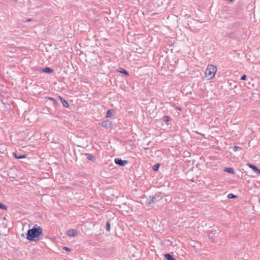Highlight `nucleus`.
Returning a JSON list of instances; mask_svg holds the SVG:
<instances>
[{
	"label": "nucleus",
	"instance_id": "1",
	"mask_svg": "<svg viewBox=\"0 0 260 260\" xmlns=\"http://www.w3.org/2000/svg\"><path fill=\"white\" fill-rule=\"evenodd\" d=\"M43 233V229L36 225L32 229L27 231V239L29 241H36L39 240L38 237Z\"/></svg>",
	"mask_w": 260,
	"mask_h": 260
},
{
	"label": "nucleus",
	"instance_id": "2",
	"mask_svg": "<svg viewBox=\"0 0 260 260\" xmlns=\"http://www.w3.org/2000/svg\"><path fill=\"white\" fill-rule=\"evenodd\" d=\"M216 72L217 68L216 66L213 65H208L205 73L206 77L211 79L214 77Z\"/></svg>",
	"mask_w": 260,
	"mask_h": 260
},
{
	"label": "nucleus",
	"instance_id": "3",
	"mask_svg": "<svg viewBox=\"0 0 260 260\" xmlns=\"http://www.w3.org/2000/svg\"><path fill=\"white\" fill-rule=\"evenodd\" d=\"M114 161L116 164L120 166H124L127 164V160H122L120 158H116Z\"/></svg>",
	"mask_w": 260,
	"mask_h": 260
},
{
	"label": "nucleus",
	"instance_id": "4",
	"mask_svg": "<svg viewBox=\"0 0 260 260\" xmlns=\"http://www.w3.org/2000/svg\"><path fill=\"white\" fill-rule=\"evenodd\" d=\"M102 126L106 128H110L112 126V122L109 120H106L102 122Z\"/></svg>",
	"mask_w": 260,
	"mask_h": 260
},
{
	"label": "nucleus",
	"instance_id": "5",
	"mask_svg": "<svg viewBox=\"0 0 260 260\" xmlns=\"http://www.w3.org/2000/svg\"><path fill=\"white\" fill-rule=\"evenodd\" d=\"M67 234L69 236L74 237L77 235V232L75 230L72 229L68 231Z\"/></svg>",
	"mask_w": 260,
	"mask_h": 260
},
{
	"label": "nucleus",
	"instance_id": "6",
	"mask_svg": "<svg viewBox=\"0 0 260 260\" xmlns=\"http://www.w3.org/2000/svg\"><path fill=\"white\" fill-rule=\"evenodd\" d=\"M59 100H60L62 105L66 107V108H68L69 107V105L68 103V102L65 100L64 99L62 96H59Z\"/></svg>",
	"mask_w": 260,
	"mask_h": 260
},
{
	"label": "nucleus",
	"instance_id": "7",
	"mask_svg": "<svg viewBox=\"0 0 260 260\" xmlns=\"http://www.w3.org/2000/svg\"><path fill=\"white\" fill-rule=\"evenodd\" d=\"M248 166L252 169L254 171L256 172L258 174H260V170L257 168L255 165L248 164Z\"/></svg>",
	"mask_w": 260,
	"mask_h": 260
},
{
	"label": "nucleus",
	"instance_id": "8",
	"mask_svg": "<svg viewBox=\"0 0 260 260\" xmlns=\"http://www.w3.org/2000/svg\"><path fill=\"white\" fill-rule=\"evenodd\" d=\"M165 257L167 260H176L171 254L167 253L165 255Z\"/></svg>",
	"mask_w": 260,
	"mask_h": 260
},
{
	"label": "nucleus",
	"instance_id": "9",
	"mask_svg": "<svg viewBox=\"0 0 260 260\" xmlns=\"http://www.w3.org/2000/svg\"><path fill=\"white\" fill-rule=\"evenodd\" d=\"M13 155L17 159H21V158H24L26 157V155H18L16 153H13Z\"/></svg>",
	"mask_w": 260,
	"mask_h": 260
},
{
	"label": "nucleus",
	"instance_id": "10",
	"mask_svg": "<svg viewBox=\"0 0 260 260\" xmlns=\"http://www.w3.org/2000/svg\"><path fill=\"white\" fill-rule=\"evenodd\" d=\"M154 199H155L154 197H152L151 199H150L149 200H148L147 202V203H146L147 205L149 206L152 204H154L155 202Z\"/></svg>",
	"mask_w": 260,
	"mask_h": 260
},
{
	"label": "nucleus",
	"instance_id": "11",
	"mask_svg": "<svg viewBox=\"0 0 260 260\" xmlns=\"http://www.w3.org/2000/svg\"><path fill=\"white\" fill-rule=\"evenodd\" d=\"M224 171L225 172H226L231 173V174L234 173V171L233 169L232 168H225L224 169Z\"/></svg>",
	"mask_w": 260,
	"mask_h": 260
},
{
	"label": "nucleus",
	"instance_id": "12",
	"mask_svg": "<svg viewBox=\"0 0 260 260\" xmlns=\"http://www.w3.org/2000/svg\"><path fill=\"white\" fill-rule=\"evenodd\" d=\"M114 112V110L113 109L108 110L106 113V116L107 117L111 116L112 115H113Z\"/></svg>",
	"mask_w": 260,
	"mask_h": 260
},
{
	"label": "nucleus",
	"instance_id": "13",
	"mask_svg": "<svg viewBox=\"0 0 260 260\" xmlns=\"http://www.w3.org/2000/svg\"><path fill=\"white\" fill-rule=\"evenodd\" d=\"M43 71L44 72L47 73H51L53 71L52 69L48 67H46L45 69H43Z\"/></svg>",
	"mask_w": 260,
	"mask_h": 260
},
{
	"label": "nucleus",
	"instance_id": "14",
	"mask_svg": "<svg viewBox=\"0 0 260 260\" xmlns=\"http://www.w3.org/2000/svg\"><path fill=\"white\" fill-rule=\"evenodd\" d=\"M87 158L89 160H90L92 161H94L95 160V158L91 154H87Z\"/></svg>",
	"mask_w": 260,
	"mask_h": 260
},
{
	"label": "nucleus",
	"instance_id": "15",
	"mask_svg": "<svg viewBox=\"0 0 260 260\" xmlns=\"http://www.w3.org/2000/svg\"><path fill=\"white\" fill-rule=\"evenodd\" d=\"M162 119H163L164 121H165L166 122H168L169 121H170L171 118H170V117L169 116H164Z\"/></svg>",
	"mask_w": 260,
	"mask_h": 260
},
{
	"label": "nucleus",
	"instance_id": "16",
	"mask_svg": "<svg viewBox=\"0 0 260 260\" xmlns=\"http://www.w3.org/2000/svg\"><path fill=\"white\" fill-rule=\"evenodd\" d=\"M119 72L123 74H125L126 75H128V73L124 69H121L119 71Z\"/></svg>",
	"mask_w": 260,
	"mask_h": 260
},
{
	"label": "nucleus",
	"instance_id": "17",
	"mask_svg": "<svg viewBox=\"0 0 260 260\" xmlns=\"http://www.w3.org/2000/svg\"><path fill=\"white\" fill-rule=\"evenodd\" d=\"M159 164H155V165L153 166V170L154 171H157L158 168H159Z\"/></svg>",
	"mask_w": 260,
	"mask_h": 260
},
{
	"label": "nucleus",
	"instance_id": "18",
	"mask_svg": "<svg viewBox=\"0 0 260 260\" xmlns=\"http://www.w3.org/2000/svg\"><path fill=\"white\" fill-rule=\"evenodd\" d=\"M106 230L107 231H110V224L109 222H107L106 224Z\"/></svg>",
	"mask_w": 260,
	"mask_h": 260
},
{
	"label": "nucleus",
	"instance_id": "19",
	"mask_svg": "<svg viewBox=\"0 0 260 260\" xmlns=\"http://www.w3.org/2000/svg\"><path fill=\"white\" fill-rule=\"evenodd\" d=\"M0 209L6 210L7 207L4 204L0 203Z\"/></svg>",
	"mask_w": 260,
	"mask_h": 260
},
{
	"label": "nucleus",
	"instance_id": "20",
	"mask_svg": "<svg viewBox=\"0 0 260 260\" xmlns=\"http://www.w3.org/2000/svg\"><path fill=\"white\" fill-rule=\"evenodd\" d=\"M238 150H241V148L238 146H235L233 148V150L235 152L238 151Z\"/></svg>",
	"mask_w": 260,
	"mask_h": 260
},
{
	"label": "nucleus",
	"instance_id": "21",
	"mask_svg": "<svg viewBox=\"0 0 260 260\" xmlns=\"http://www.w3.org/2000/svg\"><path fill=\"white\" fill-rule=\"evenodd\" d=\"M228 198L229 199H234V198H237V196L232 193H230L228 195Z\"/></svg>",
	"mask_w": 260,
	"mask_h": 260
},
{
	"label": "nucleus",
	"instance_id": "22",
	"mask_svg": "<svg viewBox=\"0 0 260 260\" xmlns=\"http://www.w3.org/2000/svg\"><path fill=\"white\" fill-rule=\"evenodd\" d=\"M246 79H247V76L246 75H243L241 77V80H246Z\"/></svg>",
	"mask_w": 260,
	"mask_h": 260
},
{
	"label": "nucleus",
	"instance_id": "23",
	"mask_svg": "<svg viewBox=\"0 0 260 260\" xmlns=\"http://www.w3.org/2000/svg\"><path fill=\"white\" fill-rule=\"evenodd\" d=\"M63 249H64L65 250L67 251H71V249L69 247H63Z\"/></svg>",
	"mask_w": 260,
	"mask_h": 260
},
{
	"label": "nucleus",
	"instance_id": "24",
	"mask_svg": "<svg viewBox=\"0 0 260 260\" xmlns=\"http://www.w3.org/2000/svg\"><path fill=\"white\" fill-rule=\"evenodd\" d=\"M32 20L30 18H28V19H26V20L24 21L25 22H29V21H31Z\"/></svg>",
	"mask_w": 260,
	"mask_h": 260
},
{
	"label": "nucleus",
	"instance_id": "25",
	"mask_svg": "<svg viewBox=\"0 0 260 260\" xmlns=\"http://www.w3.org/2000/svg\"><path fill=\"white\" fill-rule=\"evenodd\" d=\"M49 99L50 100L52 101H55V99H54L53 98H51V97H50V98H49Z\"/></svg>",
	"mask_w": 260,
	"mask_h": 260
},
{
	"label": "nucleus",
	"instance_id": "26",
	"mask_svg": "<svg viewBox=\"0 0 260 260\" xmlns=\"http://www.w3.org/2000/svg\"><path fill=\"white\" fill-rule=\"evenodd\" d=\"M259 203H260V199H259Z\"/></svg>",
	"mask_w": 260,
	"mask_h": 260
}]
</instances>
